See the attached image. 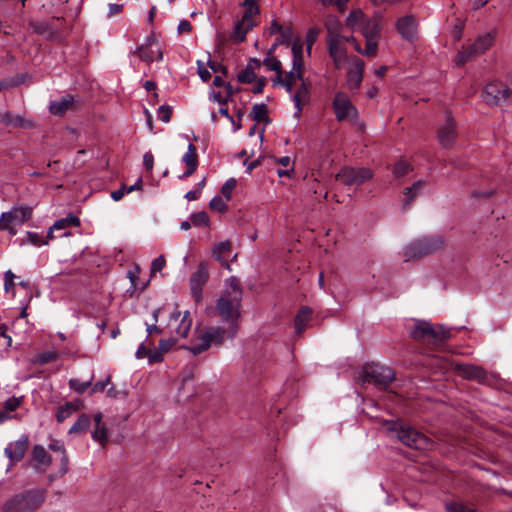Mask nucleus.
Returning a JSON list of instances; mask_svg holds the SVG:
<instances>
[{"label": "nucleus", "mask_w": 512, "mask_h": 512, "mask_svg": "<svg viewBox=\"0 0 512 512\" xmlns=\"http://www.w3.org/2000/svg\"><path fill=\"white\" fill-rule=\"evenodd\" d=\"M410 169H411V167L408 163H406L404 161L397 162L393 168V175L396 178L403 177L410 171Z\"/></svg>", "instance_id": "nucleus-52"}, {"label": "nucleus", "mask_w": 512, "mask_h": 512, "mask_svg": "<svg viewBox=\"0 0 512 512\" xmlns=\"http://www.w3.org/2000/svg\"><path fill=\"white\" fill-rule=\"evenodd\" d=\"M254 151L251 150L248 152L246 149H243L239 154V158H244L243 165L246 167V172L251 174L254 168H256V159L253 158Z\"/></svg>", "instance_id": "nucleus-43"}, {"label": "nucleus", "mask_w": 512, "mask_h": 512, "mask_svg": "<svg viewBox=\"0 0 512 512\" xmlns=\"http://www.w3.org/2000/svg\"><path fill=\"white\" fill-rule=\"evenodd\" d=\"M242 6L243 15L235 22L231 35L234 42H243L247 32L255 26L256 0H244Z\"/></svg>", "instance_id": "nucleus-7"}, {"label": "nucleus", "mask_w": 512, "mask_h": 512, "mask_svg": "<svg viewBox=\"0 0 512 512\" xmlns=\"http://www.w3.org/2000/svg\"><path fill=\"white\" fill-rule=\"evenodd\" d=\"M463 29H464V22L461 20H457V23L454 25V27L452 29V35L455 40L459 41L461 39Z\"/></svg>", "instance_id": "nucleus-62"}, {"label": "nucleus", "mask_w": 512, "mask_h": 512, "mask_svg": "<svg viewBox=\"0 0 512 512\" xmlns=\"http://www.w3.org/2000/svg\"><path fill=\"white\" fill-rule=\"evenodd\" d=\"M231 252V243L229 241H223L217 244L212 253L216 260L221 262L223 266H225L227 269H230V265L225 259V255L229 254Z\"/></svg>", "instance_id": "nucleus-34"}, {"label": "nucleus", "mask_w": 512, "mask_h": 512, "mask_svg": "<svg viewBox=\"0 0 512 512\" xmlns=\"http://www.w3.org/2000/svg\"><path fill=\"white\" fill-rule=\"evenodd\" d=\"M318 36V30L315 28H311L308 30L306 34V44H307V51L310 53L313 44L316 42Z\"/></svg>", "instance_id": "nucleus-57"}, {"label": "nucleus", "mask_w": 512, "mask_h": 512, "mask_svg": "<svg viewBox=\"0 0 512 512\" xmlns=\"http://www.w3.org/2000/svg\"><path fill=\"white\" fill-rule=\"evenodd\" d=\"M209 207L212 210L218 211V212H226L228 210V205L226 199H223V197L217 195L214 196L210 203Z\"/></svg>", "instance_id": "nucleus-47"}, {"label": "nucleus", "mask_w": 512, "mask_h": 512, "mask_svg": "<svg viewBox=\"0 0 512 512\" xmlns=\"http://www.w3.org/2000/svg\"><path fill=\"white\" fill-rule=\"evenodd\" d=\"M208 279V265L205 262H201L189 280L191 294L196 302H200L202 300V287L206 284Z\"/></svg>", "instance_id": "nucleus-16"}, {"label": "nucleus", "mask_w": 512, "mask_h": 512, "mask_svg": "<svg viewBox=\"0 0 512 512\" xmlns=\"http://www.w3.org/2000/svg\"><path fill=\"white\" fill-rule=\"evenodd\" d=\"M332 109L337 121L342 122L350 120L356 123L358 120V110L352 104L349 96L344 92H337L332 101Z\"/></svg>", "instance_id": "nucleus-9"}, {"label": "nucleus", "mask_w": 512, "mask_h": 512, "mask_svg": "<svg viewBox=\"0 0 512 512\" xmlns=\"http://www.w3.org/2000/svg\"><path fill=\"white\" fill-rule=\"evenodd\" d=\"M171 114H172V108L167 105H162L157 110L158 118L164 123H168L170 121Z\"/></svg>", "instance_id": "nucleus-53"}, {"label": "nucleus", "mask_w": 512, "mask_h": 512, "mask_svg": "<svg viewBox=\"0 0 512 512\" xmlns=\"http://www.w3.org/2000/svg\"><path fill=\"white\" fill-rule=\"evenodd\" d=\"M364 63L359 60L355 66L349 69L347 73V85L350 90H355L360 87L363 79Z\"/></svg>", "instance_id": "nucleus-26"}, {"label": "nucleus", "mask_w": 512, "mask_h": 512, "mask_svg": "<svg viewBox=\"0 0 512 512\" xmlns=\"http://www.w3.org/2000/svg\"><path fill=\"white\" fill-rule=\"evenodd\" d=\"M213 85L216 86V87H221V86H224L225 88V91L227 93V97H231L233 95V89H232V86L230 83H225L221 76L217 75L215 76L214 80H213Z\"/></svg>", "instance_id": "nucleus-59"}, {"label": "nucleus", "mask_w": 512, "mask_h": 512, "mask_svg": "<svg viewBox=\"0 0 512 512\" xmlns=\"http://www.w3.org/2000/svg\"><path fill=\"white\" fill-rule=\"evenodd\" d=\"M190 220H191V223L193 224V226H202V225L207 226L209 223L208 215L204 211L193 213L190 216Z\"/></svg>", "instance_id": "nucleus-50"}, {"label": "nucleus", "mask_w": 512, "mask_h": 512, "mask_svg": "<svg viewBox=\"0 0 512 512\" xmlns=\"http://www.w3.org/2000/svg\"><path fill=\"white\" fill-rule=\"evenodd\" d=\"M304 66H295L292 63V69L283 76V71L281 73L275 74V76L271 79L274 85H282L285 90L292 94L294 87L296 86L297 81H301L303 79Z\"/></svg>", "instance_id": "nucleus-15"}, {"label": "nucleus", "mask_w": 512, "mask_h": 512, "mask_svg": "<svg viewBox=\"0 0 512 512\" xmlns=\"http://www.w3.org/2000/svg\"><path fill=\"white\" fill-rule=\"evenodd\" d=\"M11 213L15 221L22 224L30 219L32 210L29 207H14L11 209Z\"/></svg>", "instance_id": "nucleus-42"}, {"label": "nucleus", "mask_w": 512, "mask_h": 512, "mask_svg": "<svg viewBox=\"0 0 512 512\" xmlns=\"http://www.w3.org/2000/svg\"><path fill=\"white\" fill-rule=\"evenodd\" d=\"M482 99L491 107L512 102L508 85L499 80L490 81L484 86L482 89Z\"/></svg>", "instance_id": "nucleus-8"}, {"label": "nucleus", "mask_w": 512, "mask_h": 512, "mask_svg": "<svg viewBox=\"0 0 512 512\" xmlns=\"http://www.w3.org/2000/svg\"><path fill=\"white\" fill-rule=\"evenodd\" d=\"M341 40L342 37L339 35H330L327 39L329 54L337 67L339 63L345 59L344 48L342 47Z\"/></svg>", "instance_id": "nucleus-24"}, {"label": "nucleus", "mask_w": 512, "mask_h": 512, "mask_svg": "<svg viewBox=\"0 0 512 512\" xmlns=\"http://www.w3.org/2000/svg\"><path fill=\"white\" fill-rule=\"evenodd\" d=\"M16 222L12 216L11 210L3 212L0 216V230H7L10 234H16V230L10 226L11 223Z\"/></svg>", "instance_id": "nucleus-44"}, {"label": "nucleus", "mask_w": 512, "mask_h": 512, "mask_svg": "<svg viewBox=\"0 0 512 512\" xmlns=\"http://www.w3.org/2000/svg\"><path fill=\"white\" fill-rule=\"evenodd\" d=\"M143 165L147 171L151 172L154 166V156L151 152H146L143 156Z\"/></svg>", "instance_id": "nucleus-64"}, {"label": "nucleus", "mask_w": 512, "mask_h": 512, "mask_svg": "<svg viewBox=\"0 0 512 512\" xmlns=\"http://www.w3.org/2000/svg\"><path fill=\"white\" fill-rule=\"evenodd\" d=\"M77 408L78 407L72 402H66L64 405L59 406L56 413L57 422L62 423L69 418Z\"/></svg>", "instance_id": "nucleus-39"}, {"label": "nucleus", "mask_w": 512, "mask_h": 512, "mask_svg": "<svg viewBox=\"0 0 512 512\" xmlns=\"http://www.w3.org/2000/svg\"><path fill=\"white\" fill-rule=\"evenodd\" d=\"M80 224H81L80 219L77 216H75L73 214H68L67 217L61 218L54 222L53 226L49 229V231L47 233V237L49 239H53L54 231L66 230L67 228H69L71 226L78 227V226H80Z\"/></svg>", "instance_id": "nucleus-27"}, {"label": "nucleus", "mask_w": 512, "mask_h": 512, "mask_svg": "<svg viewBox=\"0 0 512 512\" xmlns=\"http://www.w3.org/2000/svg\"><path fill=\"white\" fill-rule=\"evenodd\" d=\"M47 490L33 488L16 493L1 505L2 512H35L45 502Z\"/></svg>", "instance_id": "nucleus-3"}, {"label": "nucleus", "mask_w": 512, "mask_h": 512, "mask_svg": "<svg viewBox=\"0 0 512 512\" xmlns=\"http://www.w3.org/2000/svg\"><path fill=\"white\" fill-rule=\"evenodd\" d=\"M75 98L73 95L67 94L59 100H54L49 103V112L55 116H64L66 112L73 109Z\"/></svg>", "instance_id": "nucleus-23"}, {"label": "nucleus", "mask_w": 512, "mask_h": 512, "mask_svg": "<svg viewBox=\"0 0 512 512\" xmlns=\"http://www.w3.org/2000/svg\"><path fill=\"white\" fill-rule=\"evenodd\" d=\"M177 342V339L176 337L174 336H171L170 338L168 339H161L159 341V350L162 352V353H166L168 352L172 347L173 345Z\"/></svg>", "instance_id": "nucleus-54"}, {"label": "nucleus", "mask_w": 512, "mask_h": 512, "mask_svg": "<svg viewBox=\"0 0 512 512\" xmlns=\"http://www.w3.org/2000/svg\"><path fill=\"white\" fill-rule=\"evenodd\" d=\"M476 56L474 54V52L471 50L470 46H467L466 48H464L463 50L459 51L457 56H456V59H455V62H456V65L458 66H462L464 65L470 58Z\"/></svg>", "instance_id": "nucleus-49"}, {"label": "nucleus", "mask_w": 512, "mask_h": 512, "mask_svg": "<svg viewBox=\"0 0 512 512\" xmlns=\"http://www.w3.org/2000/svg\"><path fill=\"white\" fill-rule=\"evenodd\" d=\"M92 439L104 446L108 441V431L106 426H95V429L92 432Z\"/></svg>", "instance_id": "nucleus-45"}, {"label": "nucleus", "mask_w": 512, "mask_h": 512, "mask_svg": "<svg viewBox=\"0 0 512 512\" xmlns=\"http://www.w3.org/2000/svg\"><path fill=\"white\" fill-rule=\"evenodd\" d=\"M373 177V172L365 167H343L337 174L336 180H339L346 186H360Z\"/></svg>", "instance_id": "nucleus-11"}, {"label": "nucleus", "mask_w": 512, "mask_h": 512, "mask_svg": "<svg viewBox=\"0 0 512 512\" xmlns=\"http://www.w3.org/2000/svg\"><path fill=\"white\" fill-rule=\"evenodd\" d=\"M208 66L214 73H222L223 75L227 73V68L216 61H208Z\"/></svg>", "instance_id": "nucleus-63"}, {"label": "nucleus", "mask_w": 512, "mask_h": 512, "mask_svg": "<svg viewBox=\"0 0 512 512\" xmlns=\"http://www.w3.org/2000/svg\"><path fill=\"white\" fill-rule=\"evenodd\" d=\"M237 333L238 328L235 324L210 326L196 337L194 344L186 349L196 356L212 346L220 347L226 340L234 339Z\"/></svg>", "instance_id": "nucleus-2"}, {"label": "nucleus", "mask_w": 512, "mask_h": 512, "mask_svg": "<svg viewBox=\"0 0 512 512\" xmlns=\"http://www.w3.org/2000/svg\"><path fill=\"white\" fill-rule=\"evenodd\" d=\"M312 310L309 307H301L295 317L294 326L295 332L300 335L306 328L307 323L310 320Z\"/></svg>", "instance_id": "nucleus-31"}, {"label": "nucleus", "mask_w": 512, "mask_h": 512, "mask_svg": "<svg viewBox=\"0 0 512 512\" xmlns=\"http://www.w3.org/2000/svg\"><path fill=\"white\" fill-rule=\"evenodd\" d=\"M15 274L11 270H7L4 273V290L9 292L14 287Z\"/></svg>", "instance_id": "nucleus-58"}, {"label": "nucleus", "mask_w": 512, "mask_h": 512, "mask_svg": "<svg viewBox=\"0 0 512 512\" xmlns=\"http://www.w3.org/2000/svg\"><path fill=\"white\" fill-rule=\"evenodd\" d=\"M91 423L89 415L82 414L69 429V433H82L86 431Z\"/></svg>", "instance_id": "nucleus-40"}, {"label": "nucleus", "mask_w": 512, "mask_h": 512, "mask_svg": "<svg viewBox=\"0 0 512 512\" xmlns=\"http://www.w3.org/2000/svg\"><path fill=\"white\" fill-rule=\"evenodd\" d=\"M425 185V181L418 180L413 183L411 187L406 188L405 190V198L403 200V209L407 210L410 208L412 202L419 194L422 187Z\"/></svg>", "instance_id": "nucleus-32"}, {"label": "nucleus", "mask_w": 512, "mask_h": 512, "mask_svg": "<svg viewBox=\"0 0 512 512\" xmlns=\"http://www.w3.org/2000/svg\"><path fill=\"white\" fill-rule=\"evenodd\" d=\"M408 333L414 340L424 341L435 346L444 344L451 336L450 331L443 325L434 326L425 320H417L408 328Z\"/></svg>", "instance_id": "nucleus-4"}, {"label": "nucleus", "mask_w": 512, "mask_h": 512, "mask_svg": "<svg viewBox=\"0 0 512 512\" xmlns=\"http://www.w3.org/2000/svg\"><path fill=\"white\" fill-rule=\"evenodd\" d=\"M134 53L137 54L142 61H145L147 63H151L154 60H163V51L159 46L157 47V50L155 52L150 47L145 48V45H140L136 48Z\"/></svg>", "instance_id": "nucleus-29"}, {"label": "nucleus", "mask_w": 512, "mask_h": 512, "mask_svg": "<svg viewBox=\"0 0 512 512\" xmlns=\"http://www.w3.org/2000/svg\"><path fill=\"white\" fill-rule=\"evenodd\" d=\"M111 377L107 376L104 380L98 381L91 386V394L103 392L106 386L110 383Z\"/></svg>", "instance_id": "nucleus-56"}, {"label": "nucleus", "mask_w": 512, "mask_h": 512, "mask_svg": "<svg viewBox=\"0 0 512 512\" xmlns=\"http://www.w3.org/2000/svg\"><path fill=\"white\" fill-rule=\"evenodd\" d=\"M93 380L94 374H92L86 381H81L77 378H72L69 380L68 384L70 389H72L78 394H83L84 392H86L88 388L92 386Z\"/></svg>", "instance_id": "nucleus-37"}, {"label": "nucleus", "mask_w": 512, "mask_h": 512, "mask_svg": "<svg viewBox=\"0 0 512 512\" xmlns=\"http://www.w3.org/2000/svg\"><path fill=\"white\" fill-rule=\"evenodd\" d=\"M292 50V63L295 66H304L303 63V43L299 40L293 41L291 45Z\"/></svg>", "instance_id": "nucleus-41"}, {"label": "nucleus", "mask_w": 512, "mask_h": 512, "mask_svg": "<svg viewBox=\"0 0 512 512\" xmlns=\"http://www.w3.org/2000/svg\"><path fill=\"white\" fill-rule=\"evenodd\" d=\"M279 43H281V40L279 38H277L263 61V65L268 70L274 71L275 74L281 73V71H282L281 62L276 57L272 56L273 50Z\"/></svg>", "instance_id": "nucleus-33"}, {"label": "nucleus", "mask_w": 512, "mask_h": 512, "mask_svg": "<svg viewBox=\"0 0 512 512\" xmlns=\"http://www.w3.org/2000/svg\"><path fill=\"white\" fill-rule=\"evenodd\" d=\"M58 356H59L58 352L55 350L43 351V352L37 353L31 360V362L33 364L45 365V364L56 361L58 359Z\"/></svg>", "instance_id": "nucleus-36"}, {"label": "nucleus", "mask_w": 512, "mask_h": 512, "mask_svg": "<svg viewBox=\"0 0 512 512\" xmlns=\"http://www.w3.org/2000/svg\"><path fill=\"white\" fill-rule=\"evenodd\" d=\"M32 460L34 467L45 471L52 463L51 457L47 454L42 445H35L32 449Z\"/></svg>", "instance_id": "nucleus-25"}, {"label": "nucleus", "mask_w": 512, "mask_h": 512, "mask_svg": "<svg viewBox=\"0 0 512 512\" xmlns=\"http://www.w3.org/2000/svg\"><path fill=\"white\" fill-rule=\"evenodd\" d=\"M23 400H24V397L23 396H20V397H11V398H8L7 400H5L4 404H3V409L6 410L7 412H13L15 410H17L23 403Z\"/></svg>", "instance_id": "nucleus-48"}, {"label": "nucleus", "mask_w": 512, "mask_h": 512, "mask_svg": "<svg viewBox=\"0 0 512 512\" xmlns=\"http://www.w3.org/2000/svg\"><path fill=\"white\" fill-rule=\"evenodd\" d=\"M182 162L186 165V170L178 176L179 180L190 177L198 167L197 148L193 144H189L186 153L182 156Z\"/></svg>", "instance_id": "nucleus-22"}, {"label": "nucleus", "mask_w": 512, "mask_h": 512, "mask_svg": "<svg viewBox=\"0 0 512 512\" xmlns=\"http://www.w3.org/2000/svg\"><path fill=\"white\" fill-rule=\"evenodd\" d=\"M192 326V317L189 311H185L183 314L175 309L171 314L166 325L167 332L178 338H186L190 332Z\"/></svg>", "instance_id": "nucleus-10"}, {"label": "nucleus", "mask_w": 512, "mask_h": 512, "mask_svg": "<svg viewBox=\"0 0 512 512\" xmlns=\"http://www.w3.org/2000/svg\"><path fill=\"white\" fill-rule=\"evenodd\" d=\"M300 85L298 86L295 93L292 92L291 100L294 103L295 107V117L299 118L302 112V103H306L310 98V83L304 78L300 81Z\"/></svg>", "instance_id": "nucleus-19"}, {"label": "nucleus", "mask_w": 512, "mask_h": 512, "mask_svg": "<svg viewBox=\"0 0 512 512\" xmlns=\"http://www.w3.org/2000/svg\"><path fill=\"white\" fill-rule=\"evenodd\" d=\"M364 374L379 388H386L395 379V373L391 368L376 363L368 364L364 368Z\"/></svg>", "instance_id": "nucleus-13"}, {"label": "nucleus", "mask_w": 512, "mask_h": 512, "mask_svg": "<svg viewBox=\"0 0 512 512\" xmlns=\"http://www.w3.org/2000/svg\"><path fill=\"white\" fill-rule=\"evenodd\" d=\"M28 443V436L22 435L17 441L9 443V445L4 450L5 455L12 462L22 460L27 451Z\"/></svg>", "instance_id": "nucleus-21"}, {"label": "nucleus", "mask_w": 512, "mask_h": 512, "mask_svg": "<svg viewBox=\"0 0 512 512\" xmlns=\"http://www.w3.org/2000/svg\"><path fill=\"white\" fill-rule=\"evenodd\" d=\"M237 186V180L235 178H229L221 187V193L226 201L231 200L232 193Z\"/></svg>", "instance_id": "nucleus-46"}, {"label": "nucleus", "mask_w": 512, "mask_h": 512, "mask_svg": "<svg viewBox=\"0 0 512 512\" xmlns=\"http://www.w3.org/2000/svg\"><path fill=\"white\" fill-rule=\"evenodd\" d=\"M242 289L236 278L227 280L225 290L217 300L215 311L227 324H235L239 329L241 317Z\"/></svg>", "instance_id": "nucleus-1"}, {"label": "nucleus", "mask_w": 512, "mask_h": 512, "mask_svg": "<svg viewBox=\"0 0 512 512\" xmlns=\"http://www.w3.org/2000/svg\"><path fill=\"white\" fill-rule=\"evenodd\" d=\"M444 241L438 235L422 237L406 246L403 252L405 261L420 259L442 249Z\"/></svg>", "instance_id": "nucleus-6"}, {"label": "nucleus", "mask_w": 512, "mask_h": 512, "mask_svg": "<svg viewBox=\"0 0 512 512\" xmlns=\"http://www.w3.org/2000/svg\"><path fill=\"white\" fill-rule=\"evenodd\" d=\"M455 369L464 379L476 380L479 383H483L487 380V372L480 366L473 364H458Z\"/></svg>", "instance_id": "nucleus-18"}, {"label": "nucleus", "mask_w": 512, "mask_h": 512, "mask_svg": "<svg viewBox=\"0 0 512 512\" xmlns=\"http://www.w3.org/2000/svg\"><path fill=\"white\" fill-rule=\"evenodd\" d=\"M398 439L406 446L414 449H427L431 441L423 433L410 426H400L397 429Z\"/></svg>", "instance_id": "nucleus-12"}, {"label": "nucleus", "mask_w": 512, "mask_h": 512, "mask_svg": "<svg viewBox=\"0 0 512 512\" xmlns=\"http://www.w3.org/2000/svg\"><path fill=\"white\" fill-rule=\"evenodd\" d=\"M396 29L406 41L413 43L418 38V22L413 15L400 17L396 22Z\"/></svg>", "instance_id": "nucleus-17"}, {"label": "nucleus", "mask_w": 512, "mask_h": 512, "mask_svg": "<svg viewBox=\"0 0 512 512\" xmlns=\"http://www.w3.org/2000/svg\"><path fill=\"white\" fill-rule=\"evenodd\" d=\"M282 396L278 395L277 398L273 401L270 407V414L275 416H280L282 412L286 409V405L283 401H281Z\"/></svg>", "instance_id": "nucleus-51"}, {"label": "nucleus", "mask_w": 512, "mask_h": 512, "mask_svg": "<svg viewBox=\"0 0 512 512\" xmlns=\"http://www.w3.org/2000/svg\"><path fill=\"white\" fill-rule=\"evenodd\" d=\"M365 38L366 46L361 48L359 43H356L355 50L367 57H374L377 55L378 42L381 35V20L378 16L367 17L360 29L358 30Z\"/></svg>", "instance_id": "nucleus-5"}, {"label": "nucleus", "mask_w": 512, "mask_h": 512, "mask_svg": "<svg viewBox=\"0 0 512 512\" xmlns=\"http://www.w3.org/2000/svg\"><path fill=\"white\" fill-rule=\"evenodd\" d=\"M27 241L37 247L47 244V241L36 232H27Z\"/></svg>", "instance_id": "nucleus-55"}, {"label": "nucleus", "mask_w": 512, "mask_h": 512, "mask_svg": "<svg viewBox=\"0 0 512 512\" xmlns=\"http://www.w3.org/2000/svg\"><path fill=\"white\" fill-rule=\"evenodd\" d=\"M437 138L443 148H451L457 138V125L451 112L445 114V123L437 129Z\"/></svg>", "instance_id": "nucleus-14"}, {"label": "nucleus", "mask_w": 512, "mask_h": 512, "mask_svg": "<svg viewBox=\"0 0 512 512\" xmlns=\"http://www.w3.org/2000/svg\"><path fill=\"white\" fill-rule=\"evenodd\" d=\"M446 510L448 512H475V510L467 509L462 504L454 503V502L447 503Z\"/></svg>", "instance_id": "nucleus-61"}, {"label": "nucleus", "mask_w": 512, "mask_h": 512, "mask_svg": "<svg viewBox=\"0 0 512 512\" xmlns=\"http://www.w3.org/2000/svg\"><path fill=\"white\" fill-rule=\"evenodd\" d=\"M0 122L12 127H24L25 120L20 115H13L11 112H4L0 116Z\"/></svg>", "instance_id": "nucleus-38"}, {"label": "nucleus", "mask_w": 512, "mask_h": 512, "mask_svg": "<svg viewBox=\"0 0 512 512\" xmlns=\"http://www.w3.org/2000/svg\"><path fill=\"white\" fill-rule=\"evenodd\" d=\"M494 34L489 32L484 35H480L473 44L469 45L474 54L480 55L486 52L493 44Z\"/></svg>", "instance_id": "nucleus-30"}, {"label": "nucleus", "mask_w": 512, "mask_h": 512, "mask_svg": "<svg viewBox=\"0 0 512 512\" xmlns=\"http://www.w3.org/2000/svg\"><path fill=\"white\" fill-rule=\"evenodd\" d=\"M256 80V58H250L245 68L237 73L240 84H252Z\"/></svg>", "instance_id": "nucleus-28"}, {"label": "nucleus", "mask_w": 512, "mask_h": 512, "mask_svg": "<svg viewBox=\"0 0 512 512\" xmlns=\"http://www.w3.org/2000/svg\"><path fill=\"white\" fill-rule=\"evenodd\" d=\"M165 264H166V260H165L164 256L160 255L152 261L151 271L153 273L159 272L165 267Z\"/></svg>", "instance_id": "nucleus-60"}, {"label": "nucleus", "mask_w": 512, "mask_h": 512, "mask_svg": "<svg viewBox=\"0 0 512 512\" xmlns=\"http://www.w3.org/2000/svg\"><path fill=\"white\" fill-rule=\"evenodd\" d=\"M367 16L361 11H352L346 18V25L353 31H358L364 23Z\"/></svg>", "instance_id": "nucleus-35"}, {"label": "nucleus", "mask_w": 512, "mask_h": 512, "mask_svg": "<svg viewBox=\"0 0 512 512\" xmlns=\"http://www.w3.org/2000/svg\"><path fill=\"white\" fill-rule=\"evenodd\" d=\"M28 26L37 35L44 36L49 40L59 38V29L50 21H36L34 19H30L28 21Z\"/></svg>", "instance_id": "nucleus-20"}]
</instances>
